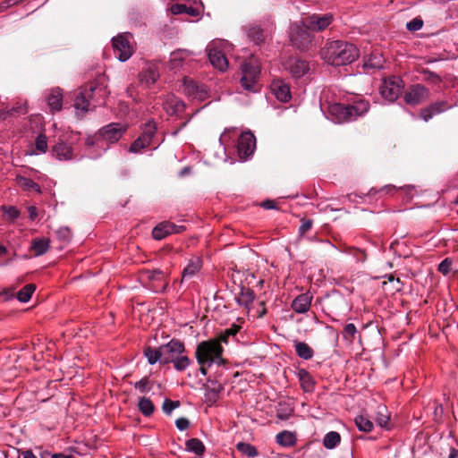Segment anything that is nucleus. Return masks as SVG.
<instances>
[{
	"label": "nucleus",
	"mask_w": 458,
	"mask_h": 458,
	"mask_svg": "<svg viewBox=\"0 0 458 458\" xmlns=\"http://www.w3.org/2000/svg\"><path fill=\"white\" fill-rule=\"evenodd\" d=\"M313 295L310 292H306L296 296L292 301L291 307L293 310L298 314H305L309 311Z\"/></svg>",
	"instance_id": "nucleus-21"
},
{
	"label": "nucleus",
	"mask_w": 458,
	"mask_h": 458,
	"mask_svg": "<svg viewBox=\"0 0 458 458\" xmlns=\"http://www.w3.org/2000/svg\"><path fill=\"white\" fill-rule=\"evenodd\" d=\"M294 349L297 355L305 360H310L314 355L313 349L305 342L296 341L294 343Z\"/></svg>",
	"instance_id": "nucleus-35"
},
{
	"label": "nucleus",
	"mask_w": 458,
	"mask_h": 458,
	"mask_svg": "<svg viewBox=\"0 0 458 458\" xmlns=\"http://www.w3.org/2000/svg\"><path fill=\"white\" fill-rule=\"evenodd\" d=\"M98 94L101 98L106 94V89L103 87L94 86L90 84L88 88L79 92L74 99V107L77 110L87 112L89 110L90 99L94 98V95Z\"/></svg>",
	"instance_id": "nucleus-9"
},
{
	"label": "nucleus",
	"mask_w": 458,
	"mask_h": 458,
	"mask_svg": "<svg viewBox=\"0 0 458 458\" xmlns=\"http://www.w3.org/2000/svg\"><path fill=\"white\" fill-rule=\"evenodd\" d=\"M310 30H307L301 24V21L295 22L291 26L290 39L298 49H305L311 42Z\"/></svg>",
	"instance_id": "nucleus-11"
},
{
	"label": "nucleus",
	"mask_w": 458,
	"mask_h": 458,
	"mask_svg": "<svg viewBox=\"0 0 458 458\" xmlns=\"http://www.w3.org/2000/svg\"><path fill=\"white\" fill-rule=\"evenodd\" d=\"M241 84L248 91H259L258 79L260 74V65L257 59L250 58L241 64Z\"/></svg>",
	"instance_id": "nucleus-5"
},
{
	"label": "nucleus",
	"mask_w": 458,
	"mask_h": 458,
	"mask_svg": "<svg viewBox=\"0 0 458 458\" xmlns=\"http://www.w3.org/2000/svg\"><path fill=\"white\" fill-rule=\"evenodd\" d=\"M46 100L52 113L60 111L63 106V95L59 88L52 89L46 96Z\"/></svg>",
	"instance_id": "nucleus-28"
},
{
	"label": "nucleus",
	"mask_w": 458,
	"mask_h": 458,
	"mask_svg": "<svg viewBox=\"0 0 458 458\" xmlns=\"http://www.w3.org/2000/svg\"><path fill=\"white\" fill-rule=\"evenodd\" d=\"M27 106L25 105H20L17 106H13L11 109L7 111L8 115H13V114H27Z\"/></svg>",
	"instance_id": "nucleus-55"
},
{
	"label": "nucleus",
	"mask_w": 458,
	"mask_h": 458,
	"mask_svg": "<svg viewBox=\"0 0 458 458\" xmlns=\"http://www.w3.org/2000/svg\"><path fill=\"white\" fill-rule=\"evenodd\" d=\"M358 331L355 325L348 323L344 326L342 335L344 340L352 343Z\"/></svg>",
	"instance_id": "nucleus-47"
},
{
	"label": "nucleus",
	"mask_w": 458,
	"mask_h": 458,
	"mask_svg": "<svg viewBox=\"0 0 458 458\" xmlns=\"http://www.w3.org/2000/svg\"><path fill=\"white\" fill-rule=\"evenodd\" d=\"M144 355L147 358L148 362L150 365H154L158 361L161 364H163V355H162L161 345L157 349L147 347L144 350Z\"/></svg>",
	"instance_id": "nucleus-37"
},
{
	"label": "nucleus",
	"mask_w": 458,
	"mask_h": 458,
	"mask_svg": "<svg viewBox=\"0 0 458 458\" xmlns=\"http://www.w3.org/2000/svg\"><path fill=\"white\" fill-rule=\"evenodd\" d=\"M50 247V241L47 238H35L31 242L30 250L35 257L44 255Z\"/></svg>",
	"instance_id": "nucleus-31"
},
{
	"label": "nucleus",
	"mask_w": 458,
	"mask_h": 458,
	"mask_svg": "<svg viewBox=\"0 0 458 458\" xmlns=\"http://www.w3.org/2000/svg\"><path fill=\"white\" fill-rule=\"evenodd\" d=\"M15 182L20 188H21L24 191H34L37 193H41V187L39 184L35 182L33 180L27 178L25 176L18 174L15 178Z\"/></svg>",
	"instance_id": "nucleus-32"
},
{
	"label": "nucleus",
	"mask_w": 458,
	"mask_h": 458,
	"mask_svg": "<svg viewBox=\"0 0 458 458\" xmlns=\"http://www.w3.org/2000/svg\"><path fill=\"white\" fill-rule=\"evenodd\" d=\"M161 350L163 364L173 363L176 371H184L192 363L186 354L184 344L179 339H171L167 344L161 345Z\"/></svg>",
	"instance_id": "nucleus-4"
},
{
	"label": "nucleus",
	"mask_w": 458,
	"mask_h": 458,
	"mask_svg": "<svg viewBox=\"0 0 458 458\" xmlns=\"http://www.w3.org/2000/svg\"><path fill=\"white\" fill-rule=\"evenodd\" d=\"M188 10L193 11V8L183 4H174L170 7L171 13L175 15L185 13V12H188Z\"/></svg>",
	"instance_id": "nucleus-52"
},
{
	"label": "nucleus",
	"mask_w": 458,
	"mask_h": 458,
	"mask_svg": "<svg viewBox=\"0 0 458 458\" xmlns=\"http://www.w3.org/2000/svg\"><path fill=\"white\" fill-rule=\"evenodd\" d=\"M36 150L32 151L30 155L44 154L47 150V138L45 134H38L35 140Z\"/></svg>",
	"instance_id": "nucleus-46"
},
{
	"label": "nucleus",
	"mask_w": 458,
	"mask_h": 458,
	"mask_svg": "<svg viewBox=\"0 0 458 458\" xmlns=\"http://www.w3.org/2000/svg\"><path fill=\"white\" fill-rule=\"evenodd\" d=\"M365 69H382L384 67V57L377 53L370 54L363 64Z\"/></svg>",
	"instance_id": "nucleus-34"
},
{
	"label": "nucleus",
	"mask_w": 458,
	"mask_h": 458,
	"mask_svg": "<svg viewBox=\"0 0 458 458\" xmlns=\"http://www.w3.org/2000/svg\"><path fill=\"white\" fill-rule=\"evenodd\" d=\"M202 266L203 262L199 257L194 256L191 258L182 270V283L196 276L200 272Z\"/></svg>",
	"instance_id": "nucleus-24"
},
{
	"label": "nucleus",
	"mask_w": 458,
	"mask_h": 458,
	"mask_svg": "<svg viewBox=\"0 0 458 458\" xmlns=\"http://www.w3.org/2000/svg\"><path fill=\"white\" fill-rule=\"evenodd\" d=\"M453 106L454 105L448 102L447 100L437 101L428 106L427 107L421 109L420 117L425 122H428L430 119H432L435 115L442 114L451 109Z\"/></svg>",
	"instance_id": "nucleus-18"
},
{
	"label": "nucleus",
	"mask_w": 458,
	"mask_h": 458,
	"mask_svg": "<svg viewBox=\"0 0 458 458\" xmlns=\"http://www.w3.org/2000/svg\"><path fill=\"white\" fill-rule=\"evenodd\" d=\"M224 390V386L220 383H213L211 387L206 389L205 397L208 402L216 403L220 393Z\"/></svg>",
	"instance_id": "nucleus-38"
},
{
	"label": "nucleus",
	"mask_w": 458,
	"mask_h": 458,
	"mask_svg": "<svg viewBox=\"0 0 458 458\" xmlns=\"http://www.w3.org/2000/svg\"><path fill=\"white\" fill-rule=\"evenodd\" d=\"M138 407L144 416H150L155 409L152 401L147 397H140L139 399Z\"/></svg>",
	"instance_id": "nucleus-43"
},
{
	"label": "nucleus",
	"mask_w": 458,
	"mask_h": 458,
	"mask_svg": "<svg viewBox=\"0 0 458 458\" xmlns=\"http://www.w3.org/2000/svg\"><path fill=\"white\" fill-rule=\"evenodd\" d=\"M284 67L295 79L303 77L310 71L309 63L298 57H290L287 59L284 64Z\"/></svg>",
	"instance_id": "nucleus-16"
},
{
	"label": "nucleus",
	"mask_w": 458,
	"mask_h": 458,
	"mask_svg": "<svg viewBox=\"0 0 458 458\" xmlns=\"http://www.w3.org/2000/svg\"><path fill=\"white\" fill-rule=\"evenodd\" d=\"M359 55L360 51L354 44L343 40L327 42L321 50L322 58L333 66L352 64Z\"/></svg>",
	"instance_id": "nucleus-1"
},
{
	"label": "nucleus",
	"mask_w": 458,
	"mask_h": 458,
	"mask_svg": "<svg viewBox=\"0 0 458 458\" xmlns=\"http://www.w3.org/2000/svg\"><path fill=\"white\" fill-rule=\"evenodd\" d=\"M233 132V133H236V131L234 129H232V130H225L224 131V133H222V135L220 136V139H219V141L222 145H226L229 141V138H230V133Z\"/></svg>",
	"instance_id": "nucleus-59"
},
{
	"label": "nucleus",
	"mask_w": 458,
	"mask_h": 458,
	"mask_svg": "<svg viewBox=\"0 0 458 458\" xmlns=\"http://www.w3.org/2000/svg\"><path fill=\"white\" fill-rule=\"evenodd\" d=\"M28 213L30 220H35L38 216V209L34 206H30L28 208Z\"/></svg>",
	"instance_id": "nucleus-61"
},
{
	"label": "nucleus",
	"mask_w": 458,
	"mask_h": 458,
	"mask_svg": "<svg viewBox=\"0 0 458 458\" xmlns=\"http://www.w3.org/2000/svg\"><path fill=\"white\" fill-rule=\"evenodd\" d=\"M224 348L219 344L218 340L214 338L199 343L195 350V359L199 366V372L207 376L208 369L216 364L225 365V360L223 358Z\"/></svg>",
	"instance_id": "nucleus-2"
},
{
	"label": "nucleus",
	"mask_w": 458,
	"mask_h": 458,
	"mask_svg": "<svg viewBox=\"0 0 458 458\" xmlns=\"http://www.w3.org/2000/svg\"><path fill=\"white\" fill-rule=\"evenodd\" d=\"M134 387L139 390L140 393H147L151 389V383L149 379L145 377L141 378L140 381L134 384Z\"/></svg>",
	"instance_id": "nucleus-48"
},
{
	"label": "nucleus",
	"mask_w": 458,
	"mask_h": 458,
	"mask_svg": "<svg viewBox=\"0 0 458 458\" xmlns=\"http://www.w3.org/2000/svg\"><path fill=\"white\" fill-rule=\"evenodd\" d=\"M422 26H423V21L420 17H416V18L412 19L406 24V28L410 31L420 30L422 28Z\"/></svg>",
	"instance_id": "nucleus-51"
},
{
	"label": "nucleus",
	"mask_w": 458,
	"mask_h": 458,
	"mask_svg": "<svg viewBox=\"0 0 458 458\" xmlns=\"http://www.w3.org/2000/svg\"><path fill=\"white\" fill-rule=\"evenodd\" d=\"M369 109V103L364 99H359L352 104L333 103L329 105L327 114L335 123H349L364 115Z\"/></svg>",
	"instance_id": "nucleus-3"
},
{
	"label": "nucleus",
	"mask_w": 458,
	"mask_h": 458,
	"mask_svg": "<svg viewBox=\"0 0 458 458\" xmlns=\"http://www.w3.org/2000/svg\"><path fill=\"white\" fill-rule=\"evenodd\" d=\"M270 88L272 93L279 101L286 103L291 99L290 87L284 81L280 79L274 80Z\"/></svg>",
	"instance_id": "nucleus-22"
},
{
	"label": "nucleus",
	"mask_w": 458,
	"mask_h": 458,
	"mask_svg": "<svg viewBox=\"0 0 458 458\" xmlns=\"http://www.w3.org/2000/svg\"><path fill=\"white\" fill-rule=\"evenodd\" d=\"M237 450L248 458H254L258 456L256 447L250 444L240 442L236 445Z\"/></svg>",
	"instance_id": "nucleus-44"
},
{
	"label": "nucleus",
	"mask_w": 458,
	"mask_h": 458,
	"mask_svg": "<svg viewBox=\"0 0 458 458\" xmlns=\"http://www.w3.org/2000/svg\"><path fill=\"white\" fill-rule=\"evenodd\" d=\"M261 206L266 209H274L276 208V204L273 200H266L264 201Z\"/></svg>",
	"instance_id": "nucleus-62"
},
{
	"label": "nucleus",
	"mask_w": 458,
	"mask_h": 458,
	"mask_svg": "<svg viewBox=\"0 0 458 458\" xmlns=\"http://www.w3.org/2000/svg\"><path fill=\"white\" fill-rule=\"evenodd\" d=\"M240 330V327L233 324L229 328H226L224 332H222L215 340L219 341V344H227L228 339L231 336H234Z\"/></svg>",
	"instance_id": "nucleus-45"
},
{
	"label": "nucleus",
	"mask_w": 458,
	"mask_h": 458,
	"mask_svg": "<svg viewBox=\"0 0 458 458\" xmlns=\"http://www.w3.org/2000/svg\"><path fill=\"white\" fill-rule=\"evenodd\" d=\"M452 260L449 258H446L438 265V271L444 276H446L450 272Z\"/></svg>",
	"instance_id": "nucleus-53"
},
{
	"label": "nucleus",
	"mask_w": 458,
	"mask_h": 458,
	"mask_svg": "<svg viewBox=\"0 0 458 458\" xmlns=\"http://www.w3.org/2000/svg\"><path fill=\"white\" fill-rule=\"evenodd\" d=\"M403 88V81L393 76L382 81L379 91L383 98L394 102L399 97Z\"/></svg>",
	"instance_id": "nucleus-10"
},
{
	"label": "nucleus",
	"mask_w": 458,
	"mask_h": 458,
	"mask_svg": "<svg viewBox=\"0 0 458 458\" xmlns=\"http://www.w3.org/2000/svg\"><path fill=\"white\" fill-rule=\"evenodd\" d=\"M7 214L13 219H16L20 216V212L15 207H10L7 210Z\"/></svg>",
	"instance_id": "nucleus-60"
},
{
	"label": "nucleus",
	"mask_w": 458,
	"mask_h": 458,
	"mask_svg": "<svg viewBox=\"0 0 458 458\" xmlns=\"http://www.w3.org/2000/svg\"><path fill=\"white\" fill-rule=\"evenodd\" d=\"M345 301L341 295H336L335 297H331L328 299L327 307L330 309L332 312L336 311V306L341 304H344Z\"/></svg>",
	"instance_id": "nucleus-50"
},
{
	"label": "nucleus",
	"mask_w": 458,
	"mask_h": 458,
	"mask_svg": "<svg viewBox=\"0 0 458 458\" xmlns=\"http://www.w3.org/2000/svg\"><path fill=\"white\" fill-rule=\"evenodd\" d=\"M389 415L385 405H379L377 410L376 421L377 425L384 428H389Z\"/></svg>",
	"instance_id": "nucleus-40"
},
{
	"label": "nucleus",
	"mask_w": 458,
	"mask_h": 458,
	"mask_svg": "<svg viewBox=\"0 0 458 458\" xmlns=\"http://www.w3.org/2000/svg\"><path fill=\"white\" fill-rule=\"evenodd\" d=\"M144 276L150 282L149 289L155 293L163 292L167 283L165 282V275L161 270H148Z\"/></svg>",
	"instance_id": "nucleus-20"
},
{
	"label": "nucleus",
	"mask_w": 458,
	"mask_h": 458,
	"mask_svg": "<svg viewBox=\"0 0 458 458\" xmlns=\"http://www.w3.org/2000/svg\"><path fill=\"white\" fill-rule=\"evenodd\" d=\"M165 111L168 115H179L184 111L185 105L174 95H169L163 102Z\"/></svg>",
	"instance_id": "nucleus-25"
},
{
	"label": "nucleus",
	"mask_w": 458,
	"mask_h": 458,
	"mask_svg": "<svg viewBox=\"0 0 458 458\" xmlns=\"http://www.w3.org/2000/svg\"><path fill=\"white\" fill-rule=\"evenodd\" d=\"M180 406L179 401H172L170 399H165L163 403V411L165 413L170 415L172 411Z\"/></svg>",
	"instance_id": "nucleus-49"
},
{
	"label": "nucleus",
	"mask_w": 458,
	"mask_h": 458,
	"mask_svg": "<svg viewBox=\"0 0 458 458\" xmlns=\"http://www.w3.org/2000/svg\"><path fill=\"white\" fill-rule=\"evenodd\" d=\"M157 123L153 119L148 120L141 126L140 135L131 144L129 151L138 154L154 143L157 133Z\"/></svg>",
	"instance_id": "nucleus-6"
},
{
	"label": "nucleus",
	"mask_w": 458,
	"mask_h": 458,
	"mask_svg": "<svg viewBox=\"0 0 458 458\" xmlns=\"http://www.w3.org/2000/svg\"><path fill=\"white\" fill-rule=\"evenodd\" d=\"M185 449L195 454L198 457H201L205 452V445L199 438H191L186 441Z\"/></svg>",
	"instance_id": "nucleus-36"
},
{
	"label": "nucleus",
	"mask_w": 458,
	"mask_h": 458,
	"mask_svg": "<svg viewBox=\"0 0 458 458\" xmlns=\"http://www.w3.org/2000/svg\"><path fill=\"white\" fill-rule=\"evenodd\" d=\"M295 375L299 379L301 389L305 393H311L315 388V380L310 373L305 369H298Z\"/></svg>",
	"instance_id": "nucleus-27"
},
{
	"label": "nucleus",
	"mask_w": 458,
	"mask_h": 458,
	"mask_svg": "<svg viewBox=\"0 0 458 458\" xmlns=\"http://www.w3.org/2000/svg\"><path fill=\"white\" fill-rule=\"evenodd\" d=\"M56 235L58 239L68 242L71 239V231L68 227H61L56 231Z\"/></svg>",
	"instance_id": "nucleus-54"
},
{
	"label": "nucleus",
	"mask_w": 458,
	"mask_h": 458,
	"mask_svg": "<svg viewBox=\"0 0 458 458\" xmlns=\"http://www.w3.org/2000/svg\"><path fill=\"white\" fill-rule=\"evenodd\" d=\"M36 290V285L33 284H28L17 293V299L21 302H28L32 293Z\"/></svg>",
	"instance_id": "nucleus-42"
},
{
	"label": "nucleus",
	"mask_w": 458,
	"mask_h": 458,
	"mask_svg": "<svg viewBox=\"0 0 458 458\" xmlns=\"http://www.w3.org/2000/svg\"><path fill=\"white\" fill-rule=\"evenodd\" d=\"M54 454H52L51 452L47 451V450H41L39 452V457L40 458H52V455Z\"/></svg>",
	"instance_id": "nucleus-63"
},
{
	"label": "nucleus",
	"mask_w": 458,
	"mask_h": 458,
	"mask_svg": "<svg viewBox=\"0 0 458 458\" xmlns=\"http://www.w3.org/2000/svg\"><path fill=\"white\" fill-rule=\"evenodd\" d=\"M228 45L225 41H213L208 46V56L214 68L220 72H225L228 68V60L225 57L222 47Z\"/></svg>",
	"instance_id": "nucleus-8"
},
{
	"label": "nucleus",
	"mask_w": 458,
	"mask_h": 458,
	"mask_svg": "<svg viewBox=\"0 0 458 458\" xmlns=\"http://www.w3.org/2000/svg\"><path fill=\"white\" fill-rule=\"evenodd\" d=\"M192 52L186 49H177L171 53L169 66L171 70H179L182 68L185 61L191 57Z\"/></svg>",
	"instance_id": "nucleus-26"
},
{
	"label": "nucleus",
	"mask_w": 458,
	"mask_h": 458,
	"mask_svg": "<svg viewBox=\"0 0 458 458\" xmlns=\"http://www.w3.org/2000/svg\"><path fill=\"white\" fill-rule=\"evenodd\" d=\"M160 73L157 65L149 64L140 73V81L147 85H153L159 79Z\"/></svg>",
	"instance_id": "nucleus-30"
},
{
	"label": "nucleus",
	"mask_w": 458,
	"mask_h": 458,
	"mask_svg": "<svg viewBox=\"0 0 458 458\" xmlns=\"http://www.w3.org/2000/svg\"><path fill=\"white\" fill-rule=\"evenodd\" d=\"M354 422L358 429L362 432H371L374 428L372 421L364 415L356 416L354 419Z\"/></svg>",
	"instance_id": "nucleus-41"
},
{
	"label": "nucleus",
	"mask_w": 458,
	"mask_h": 458,
	"mask_svg": "<svg viewBox=\"0 0 458 458\" xmlns=\"http://www.w3.org/2000/svg\"><path fill=\"white\" fill-rule=\"evenodd\" d=\"M334 21L332 13L318 14L313 13L301 21V24L310 31H322L327 29Z\"/></svg>",
	"instance_id": "nucleus-12"
},
{
	"label": "nucleus",
	"mask_w": 458,
	"mask_h": 458,
	"mask_svg": "<svg viewBox=\"0 0 458 458\" xmlns=\"http://www.w3.org/2000/svg\"><path fill=\"white\" fill-rule=\"evenodd\" d=\"M189 425L190 421L186 418H179L175 420V426L181 431L187 429Z\"/></svg>",
	"instance_id": "nucleus-56"
},
{
	"label": "nucleus",
	"mask_w": 458,
	"mask_h": 458,
	"mask_svg": "<svg viewBox=\"0 0 458 458\" xmlns=\"http://www.w3.org/2000/svg\"><path fill=\"white\" fill-rule=\"evenodd\" d=\"M256 148L255 136L250 131L242 132L237 142V152L241 158L246 159L253 154Z\"/></svg>",
	"instance_id": "nucleus-14"
},
{
	"label": "nucleus",
	"mask_w": 458,
	"mask_h": 458,
	"mask_svg": "<svg viewBox=\"0 0 458 458\" xmlns=\"http://www.w3.org/2000/svg\"><path fill=\"white\" fill-rule=\"evenodd\" d=\"M429 89L424 85L416 84L410 88L404 95L406 104L415 106L429 98Z\"/></svg>",
	"instance_id": "nucleus-15"
},
{
	"label": "nucleus",
	"mask_w": 458,
	"mask_h": 458,
	"mask_svg": "<svg viewBox=\"0 0 458 458\" xmlns=\"http://www.w3.org/2000/svg\"><path fill=\"white\" fill-rule=\"evenodd\" d=\"M276 443L284 447L293 446L296 444V436L294 433L284 430L276 437Z\"/></svg>",
	"instance_id": "nucleus-33"
},
{
	"label": "nucleus",
	"mask_w": 458,
	"mask_h": 458,
	"mask_svg": "<svg viewBox=\"0 0 458 458\" xmlns=\"http://www.w3.org/2000/svg\"><path fill=\"white\" fill-rule=\"evenodd\" d=\"M52 155L60 161H70L75 157L72 147L64 140H60L53 146Z\"/></svg>",
	"instance_id": "nucleus-23"
},
{
	"label": "nucleus",
	"mask_w": 458,
	"mask_h": 458,
	"mask_svg": "<svg viewBox=\"0 0 458 458\" xmlns=\"http://www.w3.org/2000/svg\"><path fill=\"white\" fill-rule=\"evenodd\" d=\"M274 22L270 20L264 21V24H253L248 28L247 35L250 40L259 45L265 41L266 38L270 35L274 30Z\"/></svg>",
	"instance_id": "nucleus-13"
},
{
	"label": "nucleus",
	"mask_w": 458,
	"mask_h": 458,
	"mask_svg": "<svg viewBox=\"0 0 458 458\" xmlns=\"http://www.w3.org/2000/svg\"><path fill=\"white\" fill-rule=\"evenodd\" d=\"M182 230H184L183 225H177L172 222L165 221L153 228L152 236L155 240H162L170 234L178 233Z\"/></svg>",
	"instance_id": "nucleus-19"
},
{
	"label": "nucleus",
	"mask_w": 458,
	"mask_h": 458,
	"mask_svg": "<svg viewBox=\"0 0 458 458\" xmlns=\"http://www.w3.org/2000/svg\"><path fill=\"white\" fill-rule=\"evenodd\" d=\"M22 458H37L31 450L22 452Z\"/></svg>",
	"instance_id": "nucleus-64"
},
{
	"label": "nucleus",
	"mask_w": 458,
	"mask_h": 458,
	"mask_svg": "<svg viewBox=\"0 0 458 458\" xmlns=\"http://www.w3.org/2000/svg\"><path fill=\"white\" fill-rule=\"evenodd\" d=\"M126 130V126H123L117 123H112L100 129L99 136L109 143H115L122 138Z\"/></svg>",
	"instance_id": "nucleus-17"
},
{
	"label": "nucleus",
	"mask_w": 458,
	"mask_h": 458,
	"mask_svg": "<svg viewBox=\"0 0 458 458\" xmlns=\"http://www.w3.org/2000/svg\"><path fill=\"white\" fill-rule=\"evenodd\" d=\"M131 39H132V34L128 32L120 33L112 38L114 54L120 62H126L134 53Z\"/></svg>",
	"instance_id": "nucleus-7"
},
{
	"label": "nucleus",
	"mask_w": 458,
	"mask_h": 458,
	"mask_svg": "<svg viewBox=\"0 0 458 458\" xmlns=\"http://www.w3.org/2000/svg\"><path fill=\"white\" fill-rule=\"evenodd\" d=\"M341 442V436L336 431L327 433L323 438V445L327 449H334Z\"/></svg>",
	"instance_id": "nucleus-39"
},
{
	"label": "nucleus",
	"mask_w": 458,
	"mask_h": 458,
	"mask_svg": "<svg viewBox=\"0 0 458 458\" xmlns=\"http://www.w3.org/2000/svg\"><path fill=\"white\" fill-rule=\"evenodd\" d=\"M255 298L256 294L252 289L242 286L236 297V301L240 306L244 307L248 311H250Z\"/></svg>",
	"instance_id": "nucleus-29"
},
{
	"label": "nucleus",
	"mask_w": 458,
	"mask_h": 458,
	"mask_svg": "<svg viewBox=\"0 0 458 458\" xmlns=\"http://www.w3.org/2000/svg\"><path fill=\"white\" fill-rule=\"evenodd\" d=\"M292 413H293L292 409H286V410L279 409V410H277L276 416L279 420H286L291 417Z\"/></svg>",
	"instance_id": "nucleus-57"
},
{
	"label": "nucleus",
	"mask_w": 458,
	"mask_h": 458,
	"mask_svg": "<svg viewBox=\"0 0 458 458\" xmlns=\"http://www.w3.org/2000/svg\"><path fill=\"white\" fill-rule=\"evenodd\" d=\"M312 227V221L310 219L302 220L301 225L299 228V233L301 234H304L308 231H310Z\"/></svg>",
	"instance_id": "nucleus-58"
}]
</instances>
